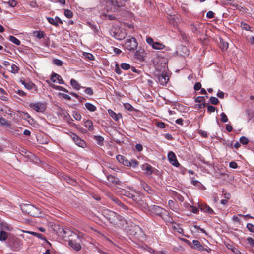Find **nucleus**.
<instances>
[{
	"instance_id": "ea45409f",
	"label": "nucleus",
	"mask_w": 254,
	"mask_h": 254,
	"mask_svg": "<svg viewBox=\"0 0 254 254\" xmlns=\"http://www.w3.org/2000/svg\"><path fill=\"white\" fill-rule=\"evenodd\" d=\"M121 67L124 70H128L131 68L129 64L126 63H122L121 64Z\"/></svg>"
},
{
	"instance_id": "5701e85b",
	"label": "nucleus",
	"mask_w": 254,
	"mask_h": 254,
	"mask_svg": "<svg viewBox=\"0 0 254 254\" xmlns=\"http://www.w3.org/2000/svg\"><path fill=\"white\" fill-rule=\"evenodd\" d=\"M19 153L22 155L25 156L29 159H31L32 158L34 157V155L32 153H31L29 151H26V150L24 148L21 149L20 150Z\"/></svg>"
},
{
	"instance_id": "79ce46f5",
	"label": "nucleus",
	"mask_w": 254,
	"mask_h": 254,
	"mask_svg": "<svg viewBox=\"0 0 254 254\" xmlns=\"http://www.w3.org/2000/svg\"><path fill=\"white\" fill-rule=\"evenodd\" d=\"M240 142L243 145H246L249 142V139L245 136H242L240 138Z\"/></svg>"
},
{
	"instance_id": "e2e57ef3",
	"label": "nucleus",
	"mask_w": 254,
	"mask_h": 254,
	"mask_svg": "<svg viewBox=\"0 0 254 254\" xmlns=\"http://www.w3.org/2000/svg\"><path fill=\"white\" fill-rule=\"evenodd\" d=\"M229 167L231 168L236 169L238 167V164L234 161H232L229 163Z\"/></svg>"
},
{
	"instance_id": "c9c22d12",
	"label": "nucleus",
	"mask_w": 254,
	"mask_h": 254,
	"mask_svg": "<svg viewBox=\"0 0 254 254\" xmlns=\"http://www.w3.org/2000/svg\"><path fill=\"white\" fill-rule=\"evenodd\" d=\"M0 124L5 126H9L10 125L9 122L3 117L0 118Z\"/></svg>"
},
{
	"instance_id": "c756f323",
	"label": "nucleus",
	"mask_w": 254,
	"mask_h": 254,
	"mask_svg": "<svg viewBox=\"0 0 254 254\" xmlns=\"http://www.w3.org/2000/svg\"><path fill=\"white\" fill-rule=\"evenodd\" d=\"M85 106L86 108L91 112H94L96 110V107L91 103H86Z\"/></svg>"
},
{
	"instance_id": "052dcab7",
	"label": "nucleus",
	"mask_w": 254,
	"mask_h": 254,
	"mask_svg": "<svg viewBox=\"0 0 254 254\" xmlns=\"http://www.w3.org/2000/svg\"><path fill=\"white\" fill-rule=\"evenodd\" d=\"M85 93L88 95H92L93 94V91L91 88L87 87L85 90Z\"/></svg>"
},
{
	"instance_id": "4c0bfd02",
	"label": "nucleus",
	"mask_w": 254,
	"mask_h": 254,
	"mask_svg": "<svg viewBox=\"0 0 254 254\" xmlns=\"http://www.w3.org/2000/svg\"><path fill=\"white\" fill-rule=\"evenodd\" d=\"M12 229V227L7 224L4 223L2 224L1 226L0 230H3L4 231H10Z\"/></svg>"
},
{
	"instance_id": "bb28decb",
	"label": "nucleus",
	"mask_w": 254,
	"mask_h": 254,
	"mask_svg": "<svg viewBox=\"0 0 254 254\" xmlns=\"http://www.w3.org/2000/svg\"><path fill=\"white\" fill-rule=\"evenodd\" d=\"M8 238V234L3 230H0V241H4Z\"/></svg>"
},
{
	"instance_id": "13d9d810",
	"label": "nucleus",
	"mask_w": 254,
	"mask_h": 254,
	"mask_svg": "<svg viewBox=\"0 0 254 254\" xmlns=\"http://www.w3.org/2000/svg\"><path fill=\"white\" fill-rule=\"evenodd\" d=\"M190 211L195 214L198 213L199 212V210L197 207L192 206H190Z\"/></svg>"
},
{
	"instance_id": "f8f14e48",
	"label": "nucleus",
	"mask_w": 254,
	"mask_h": 254,
	"mask_svg": "<svg viewBox=\"0 0 254 254\" xmlns=\"http://www.w3.org/2000/svg\"><path fill=\"white\" fill-rule=\"evenodd\" d=\"M71 137L76 145L82 148L85 146L86 144L84 141L82 140L76 135L73 134Z\"/></svg>"
},
{
	"instance_id": "6ab92c4d",
	"label": "nucleus",
	"mask_w": 254,
	"mask_h": 254,
	"mask_svg": "<svg viewBox=\"0 0 254 254\" xmlns=\"http://www.w3.org/2000/svg\"><path fill=\"white\" fill-rule=\"evenodd\" d=\"M123 195H124L125 196L132 198L134 201L137 200V198L138 197V195L137 194H133L132 192H130L125 190H123Z\"/></svg>"
},
{
	"instance_id": "423d86ee",
	"label": "nucleus",
	"mask_w": 254,
	"mask_h": 254,
	"mask_svg": "<svg viewBox=\"0 0 254 254\" xmlns=\"http://www.w3.org/2000/svg\"><path fill=\"white\" fill-rule=\"evenodd\" d=\"M151 210L152 212L154 213L156 215L161 217H163L164 215H167L166 214L167 211L165 209H163L162 208L158 206H152Z\"/></svg>"
},
{
	"instance_id": "473e14b6",
	"label": "nucleus",
	"mask_w": 254,
	"mask_h": 254,
	"mask_svg": "<svg viewBox=\"0 0 254 254\" xmlns=\"http://www.w3.org/2000/svg\"><path fill=\"white\" fill-rule=\"evenodd\" d=\"M93 138L96 140L99 145L101 146L103 145L104 138L102 136L94 135Z\"/></svg>"
},
{
	"instance_id": "09e8293b",
	"label": "nucleus",
	"mask_w": 254,
	"mask_h": 254,
	"mask_svg": "<svg viewBox=\"0 0 254 254\" xmlns=\"http://www.w3.org/2000/svg\"><path fill=\"white\" fill-rule=\"evenodd\" d=\"M119 207H120L119 208L120 211H124V210H127L128 209L127 207L122 202Z\"/></svg>"
},
{
	"instance_id": "8fccbe9b",
	"label": "nucleus",
	"mask_w": 254,
	"mask_h": 254,
	"mask_svg": "<svg viewBox=\"0 0 254 254\" xmlns=\"http://www.w3.org/2000/svg\"><path fill=\"white\" fill-rule=\"evenodd\" d=\"M18 67L14 64H13L11 66V72L13 73H15L18 72Z\"/></svg>"
},
{
	"instance_id": "a19ab883",
	"label": "nucleus",
	"mask_w": 254,
	"mask_h": 254,
	"mask_svg": "<svg viewBox=\"0 0 254 254\" xmlns=\"http://www.w3.org/2000/svg\"><path fill=\"white\" fill-rule=\"evenodd\" d=\"M64 15L68 18H71L73 16V13L69 9H65L64 10Z\"/></svg>"
},
{
	"instance_id": "3c124183",
	"label": "nucleus",
	"mask_w": 254,
	"mask_h": 254,
	"mask_svg": "<svg viewBox=\"0 0 254 254\" xmlns=\"http://www.w3.org/2000/svg\"><path fill=\"white\" fill-rule=\"evenodd\" d=\"M241 27L247 31H249L250 29V26L247 23L242 22L241 23Z\"/></svg>"
},
{
	"instance_id": "dca6fc26",
	"label": "nucleus",
	"mask_w": 254,
	"mask_h": 254,
	"mask_svg": "<svg viewBox=\"0 0 254 254\" xmlns=\"http://www.w3.org/2000/svg\"><path fill=\"white\" fill-rule=\"evenodd\" d=\"M68 245L74 250L78 251L81 249V246L79 243L75 240H70L68 242Z\"/></svg>"
},
{
	"instance_id": "aec40b11",
	"label": "nucleus",
	"mask_w": 254,
	"mask_h": 254,
	"mask_svg": "<svg viewBox=\"0 0 254 254\" xmlns=\"http://www.w3.org/2000/svg\"><path fill=\"white\" fill-rule=\"evenodd\" d=\"M108 113L110 116L116 121H118L122 117L121 114H116L111 109L108 110Z\"/></svg>"
},
{
	"instance_id": "680f3d73",
	"label": "nucleus",
	"mask_w": 254,
	"mask_h": 254,
	"mask_svg": "<svg viewBox=\"0 0 254 254\" xmlns=\"http://www.w3.org/2000/svg\"><path fill=\"white\" fill-rule=\"evenodd\" d=\"M73 116L74 118L77 120H80L81 119V116L80 114L78 112H74Z\"/></svg>"
},
{
	"instance_id": "6e6d98bb",
	"label": "nucleus",
	"mask_w": 254,
	"mask_h": 254,
	"mask_svg": "<svg viewBox=\"0 0 254 254\" xmlns=\"http://www.w3.org/2000/svg\"><path fill=\"white\" fill-rule=\"evenodd\" d=\"M84 55L86 57V58L89 59V60H94V57L92 54L89 53H85V54H84Z\"/></svg>"
},
{
	"instance_id": "f704fd0d",
	"label": "nucleus",
	"mask_w": 254,
	"mask_h": 254,
	"mask_svg": "<svg viewBox=\"0 0 254 254\" xmlns=\"http://www.w3.org/2000/svg\"><path fill=\"white\" fill-rule=\"evenodd\" d=\"M9 40L17 45H20V41L17 38L13 36H10L9 37Z\"/></svg>"
},
{
	"instance_id": "0e129e2a",
	"label": "nucleus",
	"mask_w": 254,
	"mask_h": 254,
	"mask_svg": "<svg viewBox=\"0 0 254 254\" xmlns=\"http://www.w3.org/2000/svg\"><path fill=\"white\" fill-rule=\"evenodd\" d=\"M190 28H191V31L193 33H197L198 30L197 29V27L194 24H191L190 25Z\"/></svg>"
},
{
	"instance_id": "f03ea898",
	"label": "nucleus",
	"mask_w": 254,
	"mask_h": 254,
	"mask_svg": "<svg viewBox=\"0 0 254 254\" xmlns=\"http://www.w3.org/2000/svg\"><path fill=\"white\" fill-rule=\"evenodd\" d=\"M138 44L136 39L134 37H131L126 40L123 46L125 50L130 52H134L137 49Z\"/></svg>"
},
{
	"instance_id": "774afa93",
	"label": "nucleus",
	"mask_w": 254,
	"mask_h": 254,
	"mask_svg": "<svg viewBox=\"0 0 254 254\" xmlns=\"http://www.w3.org/2000/svg\"><path fill=\"white\" fill-rule=\"evenodd\" d=\"M247 241L251 246L254 247V240L252 238H248Z\"/></svg>"
},
{
	"instance_id": "ddd939ff",
	"label": "nucleus",
	"mask_w": 254,
	"mask_h": 254,
	"mask_svg": "<svg viewBox=\"0 0 254 254\" xmlns=\"http://www.w3.org/2000/svg\"><path fill=\"white\" fill-rule=\"evenodd\" d=\"M51 80L53 82H57L59 84H64V81L62 79V77L58 74L53 73L51 76Z\"/></svg>"
},
{
	"instance_id": "f3484780",
	"label": "nucleus",
	"mask_w": 254,
	"mask_h": 254,
	"mask_svg": "<svg viewBox=\"0 0 254 254\" xmlns=\"http://www.w3.org/2000/svg\"><path fill=\"white\" fill-rule=\"evenodd\" d=\"M142 170L145 171V174L147 175H151L153 172V169L151 165L145 164L141 167Z\"/></svg>"
},
{
	"instance_id": "69168bd1",
	"label": "nucleus",
	"mask_w": 254,
	"mask_h": 254,
	"mask_svg": "<svg viewBox=\"0 0 254 254\" xmlns=\"http://www.w3.org/2000/svg\"><path fill=\"white\" fill-rule=\"evenodd\" d=\"M194 89L196 91H198L201 88V84L200 82H197L194 85Z\"/></svg>"
},
{
	"instance_id": "4468645a",
	"label": "nucleus",
	"mask_w": 254,
	"mask_h": 254,
	"mask_svg": "<svg viewBox=\"0 0 254 254\" xmlns=\"http://www.w3.org/2000/svg\"><path fill=\"white\" fill-rule=\"evenodd\" d=\"M107 180L111 183L118 185H121L122 183L119 179L112 175H109L107 177Z\"/></svg>"
},
{
	"instance_id": "338daca9",
	"label": "nucleus",
	"mask_w": 254,
	"mask_h": 254,
	"mask_svg": "<svg viewBox=\"0 0 254 254\" xmlns=\"http://www.w3.org/2000/svg\"><path fill=\"white\" fill-rule=\"evenodd\" d=\"M66 181L69 184H70L73 185H75L76 183L75 181L69 177H67Z\"/></svg>"
},
{
	"instance_id": "49530a36",
	"label": "nucleus",
	"mask_w": 254,
	"mask_h": 254,
	"mask_svg": "<svg viewBox=\"0 0 254 254\" xmlns=\"http://www.w3.org/2000/svg\"><path fill=\"white\" fill-rule=\"evenodd\" d=\"M53 63L57 66H62L63 64V62L58 59H55L53 60Z\"/></svg>"
},
{
	"instance_id": "e433bc0d",
	"label": "nucleus",
	"mask_w": 254,
	"mask_h": 254,
	"mask_svg": "<svg viewBox=\"0 0 254 254\" xmlns=\"http://www.w3.org/2000/svg\"><path fill=\"white\" fill-rule=\"evenodd\" d=\"M21 83L24 86V87L28 90L32 89L33 84L31 83H26L24 81H21Z\"/></svg>"
},
{
	"instance_id": "412c9836",
	"label": "nucleus",
	"mask_w": 254,
	"mask_h": 254,
	"mask_svg": "<svg viewBox=\"0 0 254 254\" xmlns=\"http://www.w3.org/2000/svg\"><path fill=\"white\" fill-rule=\"evenodd\" d=\"M178 52L181 55L184 57L189 55V50L187 47L184 46H180Z\"/></svg>"
},
{
	"instance_id": "7c9ffc66",
	"label": "nucleus",
	"mask_w": 254,
	"mask_h": 254,
	"mask_svg": "<svg viewBox=\"0 0 254 254\" xmlns=\"http://www.w3.org/2000/svg\"><path fill=\"white\" fill-rule=\"evenodd\" d=\"M6 92L5 91L0 88V98L3 100V101H6L7 100V97L6 96Z\"/></svg>"
},
{
	"instance_id": "2f4dec72",
	"label": "nucleus",
	"mask_w": 254,
	"mask_h": 254,
	"mask_svg": "<svg viewBox=\"0 0 254 254\" xmlns=\"http://www.w3.org/2000/svg\"><path fill=\"white\" fill-rule=\"evenodd\" d=\"M33 35L36 38L40 39L44 36V33L42 31H34L33 32Z\"/></svg>"
},
{
	"instance_id": "0eeeda50",
	"label": "nucleus",
	"mask_w": 254,
	"mask_h": 254,
	"mask_svg": "<svg viewBox=\"0 0 254 254\" xmlns=\"http://www.w3.org/2000/svg\"><path fill=\"white\" fill-rule=\"evenodd\" d=\"M141 232V229L136 225H131L127 230L128 233L132 236H136Z\"/></svg>"
},
{
	"instance_id": "cd10ccee",
	"label": "nucleus",
	"mask_w": 254,
	"mask_h": 254,
	"mask_svg": "<svg viewBox=\"0 0 254 254\" xmlns=\"http://www.w3.org/2000/svg\"><path fill=\"white\" fill-rule=\"evenodd\" d=\"M70 84L74 89L76 90H79L81 87L78 82L74 79H71L70 80Z\"/></svg>"
},
{
	"instance_id": "603ef678",
	"label": "nucleus",
	"mask_w": 254,
	"mask_h": 254,
	"mask_svg": "<svg viewBox=\"0 0 254 254\" xmlns=\"http://www.w3.org/2000/svg\"><path fill=\"white\" fill-rule=\"evenodd\" d=\"M116 159L119 162L123 163L126 158L122 155H118L116 156Z\"/></svg>"
},
{
	"instance_id": "58836bf2",
	"label": "nucleus",
	"mask_w": 254,
	"mask_h": 254,
	"mask_svg": "<svg viewBox=\"0 0 254 254\" xmlns=\"http://www.w3.org/2000/svg\"><path fill=\"white\" fill-rule=\"evenodd\" d=\"M52 87L56 90L63 91L66 92V93L68 92V91L66 88H65L63 87H62V86L53 85V86H52Z\"/></svg>"
},
{
	"instance_id": "9d476101",
	"label": "nucleus",
	"mask_w": 254,
	"mask_h": 254,
	"mask_svg": "<svg viewBox=\"0 0 254 254\" xmlns=\"http://www.w3.org/2000/svg\"><path fill=\"white\" fill-rule=\"evenodd\" d=\"M127 223V221L123 216L116 213V217L114 224L118 225L119 227H124Z\"/></svg>"
},
{
	"instance_id": "4be33fe9",
	"label": "nucleus",
	"mask_w": 254,
	"mask_h": 254,
	"mask_svg": "<svg viewBox=\"0 0 254 254\" xmlns=\"http://www.w3.org/2000/svg\"><path fill=\"white\" fill-rule=\"evenodd\" d=\"M140 185L142 188L148 193L151 194L153 192V190L145 182L141 181Z\"/></svg>"
},
{
	"instance_id": "de8ad7c7",
	"label": "nucleus",
	"mask_w": 254,
	"mask_h": 254,
	"mask_svg": "<svg viewBox=\"0 0 254 254\" xmlns=\"http://www.w3.org/2000/svg\"><path fill=\"white\" fill-rule=\"evenodd\" d=\"M130 166H131L133 168L136 167L138 166V161L136 160H135V159L131 160V161H130Z\"/></svg>"
},
{
	"instance_id": "7ed1b4c3",
	"label": "nucleus",
	"mask_w": 254,
	"mask_h": 254,
	"mask_svg": "<svg viewBox=\"0 0 254 254\" xmlns=\"http://www.w3.org/2000/svg\"><path fill=\"white\" fill-rule=\"evenodd\" d=\"M102 214L111 223H114L116 217V213L109 209H103Z\"/></svg>"
},
{
	"instance_id": "864d4df0",
	"label": "nucleus",
	"mask_w": 254,
	"mask_h": 254,
	"mask_svg": "<svg viewBox=\"0 0 254 254\" xmlns=\"http://www.w3.org/2000/svg\"><path fill=\"white\" fill-rule=\"evenodd\" d=\"M207 110L209 113L214 112L216 110V107L212 105H209L207 104Z\"/></svg>"
},
{
	"instance_id": "4d7b16f0",
	"label": "nucleus",
	"mask_w": 254,
	"mask_h": 254,
	"mask_svg": "<svg viewBox=\"0 0 254 254\" xmlns=\"http://www.w3.org/2000/svg\"><path fill=\"white\" fill-rule=\"evenodd\" d=\"M111 0L112 4L114 6H117V7H120L122 6V5L120 4L118 0Z\"/></svg>"
},
{
	"instance_id": "39448f33",
	"label": "nucleus",
	"mask_w": 254,
	"mask_h": 254,
	"mask_svg": "<svg viewBox=\"0 0 254 254\" xmlns=\"http://www.w3.org/2000/svg\"><path fill=\"white\" fill-rule=\"evenodd\" d=\"M145 55L146 52L145 50L140 47L135 52L134 57L137 61L141 62L144 61Z\"/></svg>"
},
{
	"instance_id": "bf43d9fd",
	"label": "nucleus",
	"mask_w": 254,
	"mask_h": 254,
	"mask_svg": "<svg viewBox=\"0 0 254 254\" xmlns=\"http://www.w3.org/2000/svg\"><path fill=\"white\" fill-rule=\"evenodd\" d=\"M111 199L118 206H119L121 203H122V202L116 197H112L111 198Z\"/></svg>"
},
{
	"instance_id": "20e7f679",
	"label": "nucleus",
	"mask_w": 254,
	"mask_h": 254,
	"mask_svg": "<svg viewBox=\"0 0 254 254\" xmlns=\"http://www.w3.org/2000/svg\"><path fill=\"white\" fill-rule=\"evenodd\" d=\"M29 107L38 112L43 113L46 110V105L44 103L37 102L31 103L29 104Z\"/></svg>"
},
{
	"instance_id": "a211bd4d",
	"label": "nucleus",
	"mask_w": 254,
	"mask_h": 254,
	"mask_svg": "<svg viewBox=\"0 0 254 254\" xmlns=\"http://www.w3.org/2000/svg\"><path fill=\"white\" fill-rule=\"evenodd\" d=\"M199 208L201 211L208 213L209 214H213V210L206 204H202L199 205Z\"/></svg>"
},
{
	"instance_id": "6e6552de",
	"label": "nucleus",
	"mask_w": 254,
	"mask_h": 254,
	"mask_svg": "<svg viewBox=\"0 0 254 254\" xmlns=\"http://www.w3.org/2000/svg\"><path fill=\"white\" fill-rule=\"evenodd\" d=\"M168 159L170 163L175 167H178L180 165L178 162L175 153L172 151L169 152L168 154Z\"/></svg>"
},
{
	"instance_id": "f257e3e1",
	"label": "nucleus",
	"mask_w": 254,
	"mask_h": 254,
	"mask_svg": "<svg viewBox=\"0 0 254 254\" xmlns=\"http://www.w3.org/2000/svg\"><path fill=\"white\" fill-rule=\"evenodd\" d=\"M20 209L23 213L33 217H39L41 215L40 209L31 204H21Z\"/></svg>"
},
{
	"instance_id": "a878e982",
	"label": "nucleus",
	"mask_w": 254,
	"mask_h": 254,
	"mask_svg": "<svg viewBox=\"0 0 254 254\" xmlns=\"http://www.w3.org/2000/svg\"><path fill=\"white\" fill-rule=\"evenodd\" d=\"M219 46L222 50H226L228 48V43L220 38Z\"/></svg>"
},
{
	"instance_id": "393cba45",
	"label": "nucleus",
	"mask_w": 254,
	"mask_h": 254,
	"mask_svg": "<svg viewBox=\"0 0 254 254\" xmlns=\"http://www.w3.org/2000/svg\"><path fill=\"white\" fill-rule=\"evenodd\" d=\"M84 126L88 129L90 131H93L94 130V127L93 125V122L90 120H87L84 122Z\"/></svg>"
},
{
	"instance_id": "1a4fd4ad",
	"label": "nucleus",
	"mask_w": 254,
	"mask_h": 254,
	"mask_svg": "<svg viewBox=\"0 0 254 254\" xmlns=\"http://www.w3.org/2000/svg\"><path fill=\"white\" fill-rule=\"evenodd\" d=\"M9 243L12 247L15 250H18L21 246V242L20 240L16 237L9 238Z\"/></svg>"
},
{
	"instance_id": "37998d69",
	"label": "nucleus",
	"mask_w": 254,
	"mask_h": 254,
	"mask_svg": "<svg viewBox=\"0 0 254 254\" xmlns=\"http://www.w3.org/2000/svg\"><path fill=\"white\" fill-rule=\"evenodd\" d=\"M220 116H221V121L222 122L226 123V122H228V119L227 116L224 113H223V112L222 113L220 114Z\"/></svg>"
},
{
	"instance_id": "72a5a7b5",
	"label": "nucleus",
	"mask_w": 254,
	"mask_h": 254,
	"mask_svg": "<svg viewBox=\"0 0 254 254\" xmlns=\"http://www.w3.org/2000/svg\"><path fill=\"white\" fill-rule=\"evenodd\" d=\"M26 232L27 233L30 234L32 235L33 236H36L39 238H40L41 239L46 240L45 238H43V235L40 233H38L33 232V231H26Z\"/></svg>"
},
{
	"instance_id": "b1692460",
	"label": "nucleus",
	"mask_w": 254,
	"mask_h": 254,
	"mask_svg": "<svg viewBox=\"0 0 254 254\" xmlns=\"http://www.w3.org/2000/svg\"><path fill=\"white\" fill-rule=\"evenodd\" d=\"M61 229H60L59 231V235L60 236L62 237H66L67 236V235L68 236L70 235V234L72 233V232L70 230H69L67 229H61V231H60Z\"/></svg>"
},
{
	"instance_id": "2eb2a0df",
	"label": "nucleus",
	"mask_w": 254,
	"mask_h": 254,
	"mask_svg": "<svg viewBox=\"0 0 254 254\" xmlns=\"http://www.w3.org/2000/svg\"><path fill=\"white\" fill-rule=\"evenodd\" d=\"M191 247L193 249H196L199 251H202L205 250V249L201 245L200 242L196 240H193Z\"/></svg>"
},
{
	"instance_id": "9b49d317",
	"label": "nucleus",
	"mask_w": 254,
	"mask_h": 254,
	"mask_svg": "<svg viewBox=\"0 0 254 254\" xmlns=\"http://www.w3.org/2000/svg\"><path fill=\"white\" fill-rule=\"evenodd\" d=\"M157 78L158 82L162 85H165L169 80L168 76L166 75V73H164L158 74Z\"/></svg>"
},
{
	"instance_id": "a18cd8bd",
	"label": "nucleus",
	"mask_w": 254,
	"mask_h": 254,
	"mask_svg": "<svg viewBox=\"0 0 254 254\" xmlns=\"http://www.w3.org/2000/svg\"><path fill=\"white\" fill-rule=\"evenodd\" d=\"M210 102L213 105H217L219 103L218 99L215 97H211L210 98Z\"/></svg>"
},
{
	"instance_id": "c03bdc74",
	"label": "nucleus",
	"mask_w": 254,
	"mask_h": 254,
	"mask_svg": "<svg viewBox=\"0 0 254 254\" xmlns=\"http://www.w3.org/2000/svg\"><path fill=\"white\" fill-rule=\"evenodd\" d=\"M47 19L48 21L52 25H53L55 26H58V24L57 23V22H56L55 20L54 19H53V18L47 17Z\"/></svg>"
},
{
	"instance_id": "5fc2aeb1",
	"label": "nucleus",
	"mask_w": 254,
	"mask_h": 254,
	"mask_svg": "<svg viewBox=\"0 0 254 254\" xmlns=\"http://www.w3.org/2000/svg\"><path fill=\"white\" fill-rule=\"evenodd\" d=\"M247 228L251 232L254 233V225L251 223H248Z\"/></svg>"
},
{
	"instance_id": "c85d7f7f",
	"label": "nucleus",
	"mask_w": 254,
	"mask_h": 254,
	"mask_svg": "<svg viewBox=\"0 0 254 254\" xmlns=\"http://www.w3.org/2000/svg\"><path fill=\"white\" fill-rule=\"evenodd\" d=\"M152 47L154 49L161 50L165 47V46L160 42H154Z\"/></svg>"
}]
</instances>
